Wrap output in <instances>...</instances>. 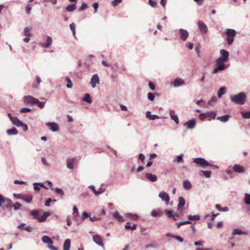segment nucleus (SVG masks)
I'll use <instances>...</instances> for the list:
<instances>
[{
  "instance_id": "nucleus-1",
  "label": "nucleus",
  "mask_w": 250,
  "mask_h": 250,
  "mask_svg": "<svg viewBox=\"0 0 250 250\" xmlns=\"http://www.w3.org/2000/svg\"><path fill=\"white\" fill-rule=\"evenodd\" d=\"M230 99L232 102L237 104L242 105L246 102V96L244 93L241 92L238 94L231 96Z\"/></svg>"
},
{
  "instance_id": "nucleus-32",
  "label": "nucleus",
  "mask_w": 250,
  "mask_h": 250,
  "mask_svg": "<svg viewBox=\"0 0 250 250\" xmlns=\"http://www.w3.org/2000/svg\"><path fill=\"white\" fill-rule=\"evenodd\" d=\"M12 123L14 125L18 127H20L22 124V122L19 120L17 117H15V119L13 120Z\"/></svg>"
},
{
  "instance_id": "nucleus-46",
  "label": "nucleus",
  "mask_w": 250,
  "mask_h": 250,
  "mask_svg": "<svg viewBox=\"0 0 250 250\" xmlns=\"http://www.w3.org/2000/svg\"><path fill=\"white\" fill-rule=\"evenodd\" d=\"M37 185H39L41 187H43V188H45V189H47V188H46V187H45L42 184H35V185L34 187V188L35 190H40V188H39Z\"/></svg>"
},
{
  "instance_id": "nucleus-63",
  "label": "nucleus",
  "mask_w": 250,
  "mask_h": 250,
  "mask_svg": "<svg viewBox=\"0 0 250 250\" xmlns=\"http://www.w3.org/2000/svg\"><path fill=\"white\" fill-rule=\"evenodd\" d=\"M88 214L86 212H84L83 213V215H82V219L83 220H84L85 219V218H86L87 217H88Z\"/></svg>"
},
{
  "instance_id": "nucleus-14",
  "label": "nucleus",
  "mask_w": 250,
  "mask_h": 250,
  "mask_svg": "<svg viewBox=\"0 0 250 250\" xmlns=\"http://www.w3.org/2000/svg\"><path fill=\"white\" fill-rule=\"evenodd\" d=\"M196 125V121L194 119L188 120L184 124L185 126L188 129H193Z\"/></svg>"
},
{
  "instance_id": "nucleus-43",
  "label": "nucleus",
  "mask_w": 250,
  "mask_h": 250,
  "mask_svg": "<svg viewBox=\"0 0 250 250\" xmlns=\"http://www.w3.org/2000/svg\"><path fill=\"white\" fill-rule=\"evenodd\" d=\"M21 206H22V205L19 202H16L15 204H14L13 205V207L15 210H17V209H20Z\"/></svg>"
},
{
  "instance_id": "nucleus-3",
  "label": "nucleus",
  "mask_w": 250,
  "mask_h": 250,
  "mask_svg": "<svg viewBox=\"0 0 250 250\" xmlns=\"http://www.w3.org/2000/svg\"><path fill=\"white\" fill-rule=\"evenodd\" d=\"M193 163H195L196 165L202 167H212L218 168L217 166L210 165L208 162L205 159L202 158L194 159L193 160Z\"/></svg>"
},
{
  "instance_id": "nucleus-10",
  "label": "nucleus",
  "mask_w": 250,
  "mask_h": 250,
  "mask_svg": "<svg viewBox=\"0 0 250 250\" xmlns=\"http://www.w3.org/2000/svg\"><path fill=\"white\" fill-rule=\"evenodd\" d=\"M159 197L163 200L166 202V204H168L169 200H170V197L168 195V194L164 192V191H161L159 194Z\"/></svg>"
},
{
  "instance_id": "nucleus-21",
  "label": "nucleus",
  "mask_w": 250,
  "mask_h": 250,
  "mask_svg": "<svg viewBox=\"0 0 250 250\" xmlns=\"http://www.w3.org/2000/svg\"><path fill=\"white\" fill-rule=\"evenodd\" d=\"M146 178L151 182H154L157 180V177L156 175L151 173H146Z\"/></svg>"
},
{
  "instance_id": "nucleus-15",
  "label": "nucleus",
  "mask_w": 250,
  "mask_h": 250,
  "mask_svg": "<svg viewBox=\"0 0 250 250\" xmlns=\"http://www.w3.org/2000/svg\"><path fill=\"white\" fill-rule=\"evenodd\" d=\"M100 80L97 74L94 75L90 81V83L93 88L95 87L96 83H99Z\"/></svg>"
},
{
  "instance_id": "nucleus-64",
  "label": "nucleus",
  "mask_w": 250,
  "mask_h": 250,
  "mask_svg": "<svg viewBox=\"0 0 250 250\" xmlns=\"http://www.w3.org/2000/svg\"><path fill=\"white\" fill-rule=\"evenodd\" d=\"M217 100L216 97L213 96L211 98L210 101L208 102L209 104H211L212 103L215 102Z\"/></svg>"
},
{
  "instance_id": "nucleus-25",
  "label": "nucleus",
  "mask_w": 250,
  "mask_h": 250,
  "mask_svg": "<svg viewBox=\"0 0 250 250\" xmlns=\"http://www.w3.org/2000/svg\"><path fill=\"white\" fill-rule=\"evenodd\" d=\"M183 187L184 189L189 190L191 188L192 185L189 181L185 180L183 182Z\"/></svg>"
},
{
  "instance_id": "nucleus-49",
  "label": "nucleus",
  "mask_w": 250,
  "mask_h": 250,
  "mask_svg": "<svg viewBox=\"0 0 250 250\" xmlns=\"http://www.w3.org/2000/svg\"><path fill=\"white\" fill-rule=\"evenodd\" d=\"M171 118L174 120L177 124H179V120L176 115H170Z\"/></svg>"
},
{
  "instance_id": "nucleus-45",
  "label": "nucleus",
  "mask_w": 250,
  "mask_h": 250,
  "mask_svg": "<svg viewBox=\"0 0 250 250\" xmlns=\"http://www.w3.org/2000/svg\"><path fill=\"white\" fill-rule=\"evenodd\" d=\"M66 80L67 83L66 84V87L68 88H71L72 86V82H71V80L70 79V78L68 77H66Z\"/></svg>"
},
{
  "instance_id": "nucleus-60",
  "label": "nucleus",
  "mask_w": 250,
  "mask_h": 250,
  "mask_svg": "<svg viewBox=\"0 0 250 250\" xmlns=\"http://www.w3.org/2000/svg\"><path fill=\"white\" fill-rule=\"evenodd\" d=\"M139 159L142 161V163H144V161H145V156L142 154V153H140L139 155Z\"/></svg>"
},
{
  "instance_id": "nucleus-39",
  "label": "nucleus",
  "mask_w": 250,
  "mask_h": 250,
  "mask_svg": "<svg viewBox=\"0 0 250 250\" xmlns=\"http://www.w3.org/2000/svg\"><path fill=\"white\" fill-rule=\"evenodd\" d=\"M241 114L242 117L246 119L250 118V111L242 112Z\"/></svg>"
},
{
  "instance_id": "nucleus-58",
  "label": "nucleus",
  "mask_w": 250,
  "mask_h": 250,
  "mask_svg": "<svg viewBox=\"0 0 250 250\" xmlns=\"http://www.w3.org/2000/svg\"><path fill=\"white\" fill-rule=\"evenodd\" d=\"M130 216V219L134 220H137L138 219V216L137 214H133V215H129Z\"/></svg>"
},
{
  "instance_id": "nucleus-61",
  "label": "nucleus",
  "mask_w": 250,
  "mask_h": 250,
  "mask_svg": "<svg viewBox=\"0 0 250 250\" xmlns=\"http://www.w3.org/2000/svg\"><path fill=\"white\" fill-rule=\"evenodd\" d=\"M20 127H21L23 130L25 131L28 130V126L26 124L22 123Z\"/></svg>"
},
{
  "instance_id": "nucleus-48",
  "label": "nucleus",
  "mask_w": 250,
  "mask_h": 250,
  "mask_svg": "<svg viewBox=\"0 0 250 250\" xmlns=\"http://www.w3.org/2000/svg\"><path fill=\"white\" fill-rule=\"evenodd\" d=\"M122 0H114L112 1L111 4L113 7L116 6L118 4L121 3Z\"/></svg>"
},
{
  "instance_id": "nucleus-12",
  "label": "nucleus",
  "mask_w": 250,
  "mask_h": 250,
  "mask_svg": "<svg viewBox=\"0 0 250 250\" xmlns=\"http://www.w3.org/2000/svg\"><path fill=\"white\" fill-rule=\"evenodd\" d=\"M198 27L203 34H206L208 31V27L206 24L202 21H198Z\"/></svg>"
},
{
  "instance_id": "nucleus-16",
  "label": "nucleus",
  "mask_w": 250,
  "mask_h": 250,
  "mask_svg": "<svg viewBox=\"0 0 250 250\" xmlns=\"http://www.w3.org/2000/svg\"><path fill=\"white\" fill-rule=\"evenodd\" d=\"M94 241L98 245L104 247V244L103 242L102 238L98 235H93V237Z\"/></svg>"
},
{
  "instance_id": "nucleus-18",
  "label": "nucleus",
  "mask_w": 250,
  "mask_h": 250,
  "mask_svg": "<svg viewBox=\"0 0 250 250\" xmlns=\"http://www.w3.org/2000/svg\"><path fill=\"white\" fill-rule=\"evenodd\" d=\"M233 170L237 173H243L245 171V168L244 167L239 165H235L232 167Z\"/></svg>"
},
{
  "instance_id": "nucleus-47",
  "label": "nucleus",
  "mask_w": 250,
  "mask_h": 250,
  "mask_svg": "<svg viewBox=\"0 0 250 250\" xmlns=\"http://www.w3.org/2000/svg\"><path fill=\"white\" fill-rule=\"evenodd\" d=\"M149 4L152 7H156L157 5V3L154 0H149Z\"/></svg>"
},
{
  "instance_id": "nucleus-24",
  "label": "nucleus",
  "mask_w": 250,
  "mask_h": 250,
  "mask_svg": "<svg viewBox=\"0 0 250 250\" xmlns=\"http://www.w3.org/2000/svg\"><path fill=\"white\" fill-rule=\"evenodd\" d=\"M71 241L69 239H67L64 241L63 245V250H69L70 247Z\"/></svg>"
},
{
  "instance_id": "nucleus-6",
  "label": "nucleus",
  "mask_w": 250,
  "mask_h": 250,
  "mask_svg": "<svg viewBox=\"0 0 250 250\" xmlns=\"http://www.w3.org/2000/svg\"><path fill=\"white\" fill-rule=\"evenodd\" d=\"M14 196L16 198L21 199L27 203H31L33 199L32 195L30 194H14Z\"/></svg>"
},
{
  "instance_id": "nucleus-31",
  "label": "nucleus",
  "mask_w": 250,
  "mask_h": 250,
  "mask_svg": "<svg viewBox=\"0 0 250 250\" xmlns=\"http://www.w3.org/2000/svg\"><path fill=\"white\" fill-rule=\"evenodd\" d=\"M76 9L75 4H69L66 7V10L69 12H73Z\"/></svg>"
},
{
  "instance_id": "nucleus-11",
  "label": "nucleus",
  "mask_w": 250,
  "mask_h": 250,
  "mask_svg": "<svg viewBox=\"0 0 250 250\" xmlns=\"http://www.w3.org/2000/svg\"><path fill=\"white\" fill-rule=\"evenodd\" d=\"M220 53L221 56L218 59H221V60H223L225 62L228 61L229 55V52L225 49H221L220 51Z\"/></svg>"
},
{
  "instance_id": "nucleus-41",
  "label": "nucleus",
  "mask_w": 250,
  "mask_h": 250,
  "mask_svg": "<svg viewBox=\"0 0 250 250\" xmlns=\"http://www.w3.org/2000/svg\"><path fill=\"white\" fill-rule=\"evenodd\" d=\"M70 29L72 31L73 33V36L75 37L76 35V31H75V24L74 23H72L70 24Z\"/></svg>"
},
{
  "instance_id": "nucleus-26",
  "label": "nucleus",
  "mask_w": 250,
  "mask_h": 250,
  "mask_svg": "<svg viewBox=\"0 0 250 250\" xmlns=\"http://www.w3.org/2000/svg\"><path fill=\"white\" fill-rule=\"evenodd\" d=\"M146 117L150 120H154L159 118V117L156 115H151L150 111L146 112Z\"/></svg>"
},
{
  "instance_id": "nucleus-22",
  "label": "nucleus",
  "mask_w": 250,
  "mask_h": 250,
  "mask_svg": "<svg viewBox=\"0 0 250 250\" xmlns=\"http://www.w3.org/2000/svg\"><path fill=\"white\" fill-rule=\"evenodd\" d=\"M2 205H3V206L6 208H10L12 205V201L9 199L4 197L2 201Z\"/></svg>"
},
{
  "instance_id": "nucleus-27",
  "label": "nucleus",
  "mask_w": 250,
  "mask_h": 250,
  "mask_svg": "<svg viewBox=\"0 0 250 250\" xmlns=\"http://www.w3.org/2000/svg\"><path fill=\"white\" fill-rule=\"evenodd\" d=\"M229 118V115H226L224 116L217 117L216 119L219 120L222 122H226L228 121Z\"/></svg>"
},
{
  "instance_id": "nucleus-29",
  "label": "nucleus",
  "mask_w": 250,
  "mask_h": 250,
  "mask_svg": "<svg viewBox=\"0 0 250 250\" xmlns=\"http://www.w3.org/2000/svg\"><path fill=\"white\" fill-rule=\"evenodd\" d=\"M52 39L50 37L48 36L47 37L46 43L42 44V46L45 48L49 47L52 43Z\"/></svg>"
},
{
  "instance_id": "nucleus-20",
  "label": "nucleus",
  "mask_w": 250,
  "mask_h": 250,
  "mask_svg": "<svg viewBox=\"0 0 250 250\" xmlns=\"http://www.w3.org/2000/svg\"><path fill=\"white\" fill-rule=\"evenodd\" d=\"M185 83V82L181 78H177L172 82V84L175 87H177Z\"/></svg>"
},
{
  "instance_id": "nucleus-36",
  "label": "nucleus",
  "mask_w": 250,
  "mask_h": 250,
  "mask_svg": "<svg viewBox=\"0 0 250 250\" xmlns=\"http://www.w3.org/2000/svg\"><path fill=\"white\" fill-rule=\"evenodd\" d=\"M215 208L221 211H227L229 210L228 207L222 208L221 206L219 204H216L215 206Z\"/></svg>"
},
{
  "instance_id": "nucleus-17",
  "label": "nucleus",
  "mask_w": 250,
  "mask_h": 250,
  "mask_svg": "<svg viewBox=\"0 0 250 250\" xmlns=\"http://www.w3.org/2000/svg\"><path fill=\"white\" fill-rule=\"evenodd\" d=\"M75 161L74 158H68L66 161V166L67 167L71 169L74 168V164Z\"/></svg>"
},
{
  "instance_id": "nucleus-19",
  "label": "nucleus",
  "mask_w": 250,
  "mask_h": 250,
  "mask_svg": "<svg viewBox=\"0 0 250 250\" xmlns=\"http://www.w3.org/2000/svg\"><path fill=\"white\" fill-rule=\"evenodd\" d=\"M46 125L49 126L50 129L53 131H57L59 129L58 125L55 123H48Z\"/></svg>"
},
{
  "instance_id": "nucleus-5",
  "label": "nucleus",
  "mask_w": 250,
  "mask_h": 250,
  "mask_svg": "<svg viewBox=\"0 0 250 250\" xmlns=\"http://www.w3.org/2000/svg\"><path fill=\"white\" fill-rule=\"evenodd\" d=\"M227 35V41L229 45H231L234 41V37L236 35V31L234 29H227L225 32Z\"/></svg>"
},
{
  "instance_id": "nucleus-59",
  "label": "nucleus",
  "mask_w": 250,
  "mask_h": 250,
  "mask_svg": "<svg viewBox=\"0 0 250 250\" xmlns=\"http://www.w3.org/2000/svg\"><path fill=\"white\" fill-rule=\"evenodd\" d=\"M92 6H93V7L94 9L95 13L97 12L98 8V7H99L98 3L97 2H94Z\"/></svg>"
},
{
  "instance_id": "nucleus-40",
  "label": "nucleus",
  "mask_w": 250,
  "mask_h": 250,
  "mask_svg": "<svg viewBox=\"0 0 250 250\" xmlns=\"http://www.w3.org/2000/svg\"><path fill=\"white\" fill-rule=\"evenodd\" d=\"M190 223H191L190 221H183V222H181L177 223L176 225H177V228H179L180 227V226H182V225H186V224H190Z\"/></svg>"
},
{
  "instance_id": "nucleus-42",
  "label": "nucleus",
  "mask_w": 250,
  "mask_h": 250,
  "mask_svg": "<svg viewBox=\"0 0 250 250\" xmlns=\"http://www.w3.org/2000/svg\"><path fill=\"white\" fill-rule=\"evenodd\" d=\"M24 35L26 37H31V34L30 33V29L28 27H25L24 29Z\"/></svg>"
},
{
  "instance_id": "nucleus-9",
  "label": "nucleus",
  "mask_w": 250,
  "mask_h": 250,
  "mask_svg": "<svg viewBox=\"0 0 250 250\" xmlns=\"http://www.w3.org/2000/svg\"><path fill=\"white\" fill-rule=\"evenodd\" d=\"M216 113L214 111H210L204 113H201L199 115V118L201 120H204L206 118L211 117L213 119L215 118Z\"/></svg>"
},
{
  "instance_id": "nucleus-37",
  "label": "nucleus",
  "mask_w": 250,
  "mask_h": 250,
  "mask_svg": "<svg viewBox=\"0 0 250 250\" xmlns=\"http://www.w3.org/2000/svg\"><path fill=\"white\" fill-rule=\"evenodd\" d=\"M226 88L224 87H221L218 92V97L221 98L222 95L225 93Z\"/></svg>"
},
{
  "instance_id": "nucleus-50",
  "label": "nucleus",
  "mask_w": 250,
  "mask_h": 250,
  "mask_svg": "<svg viewBox=\"0 0 250 250\" xmlns=\"http://www.w3.org/2000/svg\"><path fill=\"white\" fill-rule=\"evenodd\" d=\"M165 213L167 215L168 218H172V211L168 210L167 209L165 210Z\"/></svg>"
},
{
  "instance_id": "nucleus-7",
  "label": "nucleus",
  "mask_w": 250,
  "mask_h": 250,
  "mask_svg": "<svg viewBox=\"0 0 250 250\" xmlns=\"http://www.w3.org/2000/svg\"><path fill=\"white\" fill-rule=\"evenodd\" d=\"M42 240L43 243L48 244L47 247L51 250H58V248L53 246L54 242L48 236H43L42 238Z\"/></svg>"
},
{
  "instance_id": "nucleus-54",
  "label": "nucleus",
  "mask_w": 250,
  "mask_h": 250,
  "mask_svg": "<svg viewBox=\"0 0 250 250\" xmlns=\"http://www.w3.org/2000/svg\"><path fill=\"white\" fill-rule=\"evenodd\" d=\"M55 191L56 193L60 194L61 195H63L64 194V192L63 190L61 188H57L55 189Z\"/></svg>"
},
{
  "instance_id": "nucleus-57",
  "label": "nucleus",
  "mask_w": 250,
  "mask_h": 250,
  "mask_svg": "<svg viewBox=\"0 0 250 250\" xmlns=\"http://www.w3.org/2000/svg\"><path fill=\"white\" fill-rule=\"evenodd\" d=\"M89 188L92 190L95 195H97V191L95 189V187L93 185L90 186Z\"/></svg>"
},
{
  "instance_id": "nucleus-56",
  "label": "nucleus",
  "mask_w": 250,
  "mask_h": 250,
  "mask_svg": "<svg viewBox=\"0 0 250 250\" xmlns=\"http://www.w3.org/2000/svg\"><path fill=\"white\" fill-rule=\"evenodd\" d=\"M87 7V4L85 3H83L80 8V11H83L85 10Z\"/></svg>"
},
{
  "instance_id": "nucleus-51",
  "label": "nucleus",
  "mask_w": 250,
  "mask_h": 250,
  "mask_svg": "<svg viewBox=\"0 0 250 250\" xmlns=\"http://www.w3.org/2000/svg\"><path fill=\"white\" fill-rule=\"evenodd\" d=\"M147 98L151 101H153L154 99V94L148 93L147 94Z\"/></svg>"
},
{
  "instance_id": "nucleus-44",
  "label": "nucleus",
  "mask_w": 250,
  "mask_h": 250,
  "mask_svg": "<svg viewBox=\"0 0 250 250\" xmlns=\"http://www.w3.org/2000/svg\"><path fill=\"white\" fill-rule=\"evenodd\" d=\"M204 176L206 178H210L211 176V172L210 171H201Z\"/></svg>"
},
{
  "instance_id": "nucleus-35",
  "label": "nucleus",
  "mask_w": 250,
  "mask_h": 250,
  "mask_svg": "<svg viewBox=\"0 0 250 250\" xmlns=\"http://www.w3.org/2000/svg\"><path fill=\"white\" fill-rule=\"evenodd\" d=\"M244 198V202L247 205H250V194L248 193H245Z\"/></svg>"
},
{
  "instance_id": "nucleus-33",
  "label": "nucleus",
  "mask_w": 250,
  "mask_h": 250,
  "mask_svg": "<svg viewBox=\"0 0 250 250\" xmlns=\"http://www.w3.org/2000/svg\"><path fill=\"white\" fill-rule=\"evenodd\" d=\"M200 216L198 215H189L188 216V219L190 220L198 221V220H200Z\"/></svg>"
},
{
  "instance_id": "nucleus-23",
  "label": "nucleus",
  "mask_w": 250,
  "mask_h": 250,
  "mask_svg": "<svg viewBox=\"0 0 250 250\" xmlns=\"http://www.w3.org/2000/svg\"><path fill=\"white\" fill-rule=\"evenodd\" d=\"M178 202L177 208L178 210H180L182 209V207L185 205V200L183 197L181 196L179 197Z\"/></svg>"
},
{
  "instance_id": "nucleus-8",
  "label": "nucleus",
  "mask_w": 250,
  "mask_h": 250,
  "mask_svg": "<svg viewBox=\"0 0 250 250\" xmlns=\"http://www.w3.org/2000/svg\"><path fill=\"white\" fill-rule=\"evenodd\" d=\"M224 62H225L221 60V59H217L216 60V67L213 69L212 73H216L218 71L224 70L226 68Z\"/></svg>"
},
{
  "instance_id": "nucleus-34",
  "label": "nucleus",
  "mask_w": 250,
  "mask_h": 250,
  "mask_svg": "<svg viewBox=\"0 0 250 250\" xmlns=\"http://www.w3.org/2000/svg\"><path fill=\"white\" fill-rule=\"evenodd\" d=\"M84 101L87 102L89 104L92 103V100L91 97L89 94H85L84 97L83 98Z\"/></svg>"
},
{
  "instance_id": "nucleus-55",
  "label": "nucleus",
  "mask_w": 250,
  "mask_h": 250,
  "mask_svg": "<svg viewBox=\"0 0 250 250\" xmlns=\"http://www.w3.org/2000/svg\"><path fill=\"white\" fill-rule=\"evenodd\" d=\"M31 9H32V7H31V5L28 4L26 6V7H25L26 12L27 13V14L28 15H29L30 14Z\"/></svg>"
},
{
  "instance_id": "nucleus-62",
  "label": "nucleus",
  "mask_w": 250,
  "mask_h": 250,
  "mask_svg": "<svg viewBox=\"0 0 250 250\" xmlns=\"http://www.w3.org/2000/svg\"><path fill=\"white\" fill-rule=\"evenodd\" d=\"M173 237L180 242H183L184 241V239L181 237H180L179 236H173Z\"/></svg>"
},
{
  "instance_id": "nucleus-38",
  "label": "nucleus",
  "mask_w": 250,
  "mask_h": 250,
  "mask_svg": "<svg viewBox=\"0 0 250 250\" xmlns=\"http://www.w3.org/2000/svg\"><path fill=\"white\" fill-rule=\"evenodd\" d=\"M114 217L119 221L121 222L123 221V217L119 215V213L117 211L114 213Z\"/></svg>"
},
{
  "instance_id": "nucleus-53",
  "label": "nucleus",
  "mask_w": 250,
  "mask_h": 250,
  "mask_svg": "<svg viewBox=\"0 0 250 250\" xmlns=\"http://www.w3.org/2000/svg\"><path fill=\"white\" fill-rule=\"evenodd\" d=\"M31 111V109L26 108V107H24V108L21 109L20 112L22 113H25V112H29Z\"/></svg>"
},
{
  "instance_id": "nucleus-2",
  "label": "nucleus",
  "mask_w": 250,
  "mask_h": 250,
  "mask_svg": "<svg viewBox=\"0 0 250 250\" xmlns=\"http://www.w3.org/2000/svg\"><path fill=\"white\" fill-rule=\"evenodd\" d=\"M24 102L27 104H37V106L41 108L44 106L45 102H40L37 99L31 96H27L24 97Z\"/></svg>"
},
{
  "instance_id": "nucleus-13",
  "label": "nucleus",
  "mask_w": 250,
  "mask_h": 250,
  "mask_svg": "<svg viewBox=\"0 0 250 250\" xmlns=\"http://www.w3.org/2000/svg\"><path fill=\"white\" fill-rule=\"evenodd\" d=\"M179 33L180 38L183 41H186L188 36V32L185 29H180Z\"/></svg>"
},
{
  "instance_id": "nucleus-28",
  "label": "nucleus",
  "mask_w": 250,
  "mask_h": 250,
  "mask_svg": "<svg viewBox=\"0 0 250 250\" xmlns=\"http://www.w3.org/2000/svg\"><path fill=\"white\" fill-rule=\"evenodd\" d=\"M236 234L238 235H242V234H245L247 235L248 234V233L246 231H242L241 230H240L239 229H234L232 232V235H235Z\"/></svg>"
},
{
  "instance_id": "nucleus-30",
  "label": "nucleus",
  "mask_w": 250,
  "mask_h": 250,
  "mask_svg": "<svg viewBox=\"0 0 250 250\" xmlns=\"http://www.w3.org/2000/svg\"><path fill=\"white\" fill-rule=\"evenodd\" d=\"M6 132L9 135H17L18 133V131L15 127H13L10 129H8Z\"/></svg>"
},
{
  "instance_id": "nucleus-4",
  "label": "nucleus",
  "mask_w": 250,
  "mask_h": 250,
  "mask_svg": "<svg viewBox=\"0 0 250 250\" xmlns=\"http://www.w3.org/2000/svg\"><path fill=\"white\" fill-rule=\"evenodd\" d=\"M30 214L31 215L33 216L34 218L39 220V222H42L46 220L47 217L50 215V213L48 212H44L43 215L40 217L39 214V211L38 210H32Z\"/></svg>"
},
{
  "instance_id": "nucleus-52",
  "label": "nucleus",
  "mask_w": 250,
  "mask_h": 250,
  "mask_svg": "<svg viewBox=\"0 0 250 250\" xmlns=\"http://www.w3.org/2000/svg\"><path fill=\"white\" fill-rule=\"evenodd\" d=\"M183 154H180L177 157L176 161L177 163H182L183 162Z\"/></svg>"
}]
</instances>
